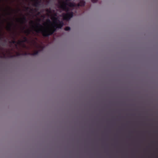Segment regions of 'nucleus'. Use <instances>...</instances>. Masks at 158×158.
<instances>
[{
  "instance_id": "nucleus-3",
  "label": "nucleus",
  "mask_w": 158,
  "mask_h": 158,
  "mask_svg": "<svg viewBox=\"0 0 158 158\" xmlns=\"http://www.w3.org/2000/svg\"><path fill=\"white\" fill-rule=\"evenodd\" d=\"M71 0H58V7L61 9L63 10L68 11L69 10V8L68 7H77L79 6H84L85 2L83 0H81L80 2L77 4L74 3L69 2Z\"/></svg>"
},
{
  "instance_id": "nucleus-14",
  "label": "nucleus",
  "mask_w": 158,
  "mask_h": 158,
  "mask_svg": "<svg viewBox=\"0 0 158 158\" xmlns=\"http://www.w3.org/2000/svg\"><path fill=\"white\" fill-rule=\"evenodd\" d=\"M8 9H10L12 11H13V10H12V9H11V8H10V7H8Z\"/></svg>"
},
{
  "instance_id": "nucleus-6",
  "label": "nucleus",
  "mask_w": 158,
  "mask_h": 158,
  "mask_svg": "<svg viewBox=\"0 0 158 158\" xmlns=\"http://www.w3.org/2000/svg\"><path fill=\"white\" fill-rule=\"evenodd\" d=\"M16 21L20 23L21 24H23L25 23V21L23 19H21V18L16 19Z\"/></svg>"
},
{
  "instance_id": "nucleus-5",
  "label": "nucleus",
  "mask_w": 158,
  "mask_h": 158,
  "mask_svg": "<svg viewBox=\"0 0 158 158\" xmlns=\"http://www.w3.org/2000/svg\"><path fill=\"white\" fill-rule=\"evenodd\" d=\"M12 24L13 23H8L6 27V30L8 31H10Z\"/></svg>"
},
{
  "instance_id": "nucleus-7",
  "label": "nucleus",
  "mask_w": 158,
  "mask_h": 158,
  "mask_svg": "<svg viewBox=\"0 0 158 158\" xmlns=\"http://www.w3.org/2000/svg\"><path fill=\"white\" fill-rule=\"evenodd\" d=\"M23 32L26 34V36H28V35L30 34L31 33V30L29 29H27L26 30H25Z\"/></svg>"
},
{
  "instance_id": "nucleus-13",
  "label": "nucleus",
  "mask_w": 158,
  "mask_h": 158,
  "mask_svg": "<svg viewBox=\"0 0 158 158\" xmlns=\"http://www.w3.org/2000/svg\"><path fill=\"white\" fill-rule=\"evenodd\" d=\"M93 3L96 2L98 0H91Z\"/></svg>"
},
{
  "instance_id": "nucleus-10",
  "label": "nucleus",
  "mask_w": 158,
  "mask_h": 158,
  "mask_svg": "<svg viewBox=\"0 0 158 158\" xmlns=\"http://www.w3.org/2000/svg\"><path fill=\"white\" fill-rule=\"evenodd\" d=\"M70 30V27H67L64 28V30L66 31H69Z\"/></svg>"
},
{
  "instance_id": "nucleus-4",
  "label": "nucleus",
  "mask_w": 158,
  "mask_h": 158,
  "mask_svg": "<svg viewBox=\"0 0 158 158\" xmlns=\"http://www.w3.org/2000/svg\"><path fill=\"white\" fill-rule=\"evenodd\" d=\"M62 16L64 20H69L73 16V12H71L66 14L63 13Z\"/></svg>"
},
{
  "instance_id": "nucleus-12",
  "label": "nucleus",
  "mask_w": 158,
  "mask_h": 158,
  "mask_svg": "<svg viewBox=\"0 0 158 158\" xmlns=\"http://www.w3.org/2000/svg\"><path fill=\"white\" fill-rule=\"evenodd\" d=\"M21 19H23L25 21H26V18L25 17H23L22 18H21Z\"/></svg>"
},
{
  "instance_id": "nucleus-2",
  "label": "nucleus",
  "mask_w": 158,
  "mask_h": 158,
  "mask_svg": "<svg viewBox=\"0 0 158 158\" xmlns=\"http://www.w3.org/2000/svg\"><path fill=\"white\" fill-rule=\"evenodd\" d=\"M51 22L49 19H47L43 25V26L39 23H36L35 26L32 25V28L37 33H41L44 37H47L52 35L57 28H61L63 25V23L58 20L57 18L52 16Z\"/></svg>"
},
{
  "instance_id": "nucleus-11",
  "label": "nucleus",
  "mask_w": 158,
  "mask_h": 158,
  "mask_svg": "<svg viewBox=\"0 0 158 158\" xmlns=\"http://www.w3.org/2000/svg\"><path fill=\"white\" fill-rule=\"evenodd\" d=\"M29 23L30 25H31L32 24H34V21L32 20H31L29 22Z\"/></svg>"
},
{
  "instance_id": "nucleus-9",
  "label": "nucleus",
  "mask_w": 158,
  "mask_h": 158,
  "mask_svg": "<svg viewBox=\"0 0 158 158\" xmlns=\"http://www.w3.org/2000/svg\"><path fill=\"white\" fill-rule=\"evenodd\" d=\"M46 11L49 14H50L51 13V10L49 9H47L46 10Z\"/></svg>"
},
{
  "instance_id": "nucleus-1",
  "label": "nucleus",
  "mask_w": 158,
  "mask_h": 158,
  "mask_svg": "<svg viewBox=\"0 0 158 158\" xmlns=\"http://www.w3.org/2000/svg\"><path fill=\"white\" fill-rule=\"evenodd\" d=\"M22 39L16 42L15 38L10 42L11 49L6 50L0 48V57H11L21 55H35L39 52L42 51L43 47L38 43L37 39L35 37L30 36L28 39L27 37L22 36Z\"/></svg>"
},
{
  "instance_id": "nucleus-15",
  "label": "nucleus",
  "mask_w": 158,
  "mask_h": 158,
  "mask_svg": "<svg viewBox=\"0 0 158 158\" xmlns=\"http://www.w3.org/2000/svg\"><path fill=\"white\" fill-rule=\"evenodd\" d=\"M7 15H10V13H8L7 14Z\"/></svg>"
},
{
  "instance_id": "nucleus-8",
  "label": "nucleus",
  "mask_w": 158,
  "mask_h": 158,
  "mask_svg": "<svg viewBox=\"0 0 158 158\" xmlns=\"http://www.w3.org/2000/svg\"><path fill=\"white\" fill-rule=\"evenodd\" d=\"M34 2V5L35 6H36L38 4V0H33Z\"/></svg>"
}]
</instances>
